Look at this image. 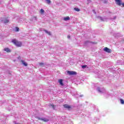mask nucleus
<instances>
[{
	"label": "nucleus",
	"mask_w": 124,
	"mask_h": 124,
	"mask_svg": "<svg viewBox=\"0 0 124 124\" xmlns=\"http://www.w3.org/2000/svg\"><path fill=\"white\" fill-rule=\"evenodd\" d=\"M12 42L16 45V47H21V46H22V43H21V42H18L16 39H13Z\"/></svg>",
	"instance_id": "nucleus-1"
},
{
	"label": "nucleus",
	"mask_w": 124,
	"mask_h": 124,
	"mask_svg": "<svg viewBox=\"0 0 124 124\" xmlns=\"http://www.w3.org/2000/svg\"><path fill=\"white\" fill-rule=\"evenodd\" d=\"M97 91L99 93H104L106 92L105 89H101L99 87L97 88Z\"/></svg>",
	"instance_id": "nucleus-2"
},
{
	"label": "nucleus",
	"mask_w": 124,
	"mask_h": 124,
	"mask_svg": "<svg viewBox=\"0 0 124 124\" xmlns=\"http://www.w3.org/2000/svg\"><path fill=\"white\" fill-rule=\"evenodd\" d=\"M1 22L4 23V24H7V23H9V19L7 18H3L2 19H1Z\"/></svg>",
	"instance_id": "nucleus-3"
},
{
	"label": "nucleus",
	"mask_w": 124,
	"mask_h": 124,
	"mask_svg": "<svg viewBox=\"0 0 124 124\" xmlns=\"http://www.w3.org/2000/svg\"><path fill=\"white\" fill-rule=\"evenodd\" d=\"M37 119L38 120H41V121H44V122H49V120L47 118H40L39 117H37Z\"/></svg>",
	"instance_id": "nucleus-4"
},
{
	"label": "nucleus",
	"mask_w": 124,
	"mask_h": 124,
	"mask_svg": "<svg viewBox=\"0 0 124 124\" xmlns=\"http://www.w3.org/2000/svg\"><path fill=\"white\" fill-rule=\"evenodd\" d=\"M104 51H105V52H107V53H108V54H110V53H111L112 52V50L107 47L104 48Z\"/></svg>",
	"instance_id": "nucleus-5"
},
{
	"label": "nucleus",
	"mask_w": 124,
	"mask_h": 124,
	"mask_svg": "<svg viewBox=\"0 0 124 124\" xmlns=\"http://www.w3.org/2000/svg\"><path fill=\"white\" fill-rule=\"evenodd\" d=\"M67 73L69 74V75H76L77 73L75 71H68Z\"/></svg>",
	"instance_id": "nucleus-6"
},
{
	"label": "nucleus",
	"mask_w": 124,
	"mask_h": 124,
	"mask_svg": "<svg viewBox=\"0 0 124 124\" xmlns=\"http://www.w3.org/2000/svg\"><path fill=\"white\" fill-rule=\"evenodd\" d=\"M114 35L116 38H118V37H123V35L121 34V33H116L114 34Z\"/></svg>",
	"instance_id": "nucleus-7"
},
{
	"label": "nucleus",
	"mask_w": 124,
	"mask_h": 124,
	"mask_svg": "<svg viewBox=\"0 0 124 124\" xmlns=\"http://www.w3.org/2000/svg\"><path fill=\"white\" fill-rule=\"evenodd\" d=\"M115 1L117 5L119 6L122 5V0H115Z\"/></svg>",
	"instance_id": "nucleus-8"
},
{
	"label": "nucleus",
	"mask_w": 124,
	"mask_h": 124,
	"mask_svg": "<svg viewBox=\"0 0 124 124\" xmlns=\"http://www.w3.org/2000/svg\"><path fill=\"white\" fill-rule=\"evenodd\" d=\"M92 43L93 44H94V42H90V41H86L84 42V46H88V45H89V44Z\"/></svg>",
	"instance_id": "nucleus-9"
},
{
	"label": "nucleus",
	"mask_w": 124,
	"mask_h": 124,
	"mask_svg": "<svg viewBox=\"0 0 124 124\" xmlns=\"http://www.w3.org/2000/svg\"><path fill=\"white\" fill-rule=\"evenodd\" d=\"M64 108H66V109H68V110H70L71 109V106L67 105V104H64L63 105Z\"/></svg>",
	"instance_id": "nucleus-10"
},
{
	"label": "nucleus",
	"mask_w": 124,
	"mask_h": 124,
	"mask_svg": "<svg viewBox=\"0 0 124 124\" xmlns=\"http://www.w3.org/2000/svg\"><path fill=\"white\" fill-rule=\"evenodd\" d=\"M98 19H100V20H101V21H107V18H106V17H102L100 16H98Z\"/></svg>",
	"instance_id": "nucleus-11"
},
{
	"label": "nucleus",
	"mask_w": 124,
	"mask_h": 124,
	"mask_svg": "<svg viewBox=\"0 0 124 124\" xmlns=\"http://www.w3.org/2000/svg\"><path fill=\"white\" fill-rule=\"evenodd\" d=\"M62 81H63L62 79H59L58 81V82L61 86H63V85H64L63 83L62 82Z\"/></svg>",
	"instance_id": "nucleus-12"
},
{
	"label": "nucleus",
	"mask_w": 124,
	"mask_h": 124,
	"mask_svg": "<svg viewBox=\"0 0 124 124\" xmlns=\"http://www.w3.org/2000/svg\"><path fill=\"white\" fill-rule=\"evenodd\" d=\"M64 21H68L70 20V17L69 16H66L63 18Z\"/></svg>",
	"instance_id": "nucleus-13"
},
{
	"label": "nucleus",
	"mask_w": 124,
	"mask_h": 124,
	"mask_svg": "<svg viewBox=\"0 0 124 124\" xmlns=\"http://www.w3.org/2000/svg\"><path fill=\"white\" fill-rule=\"evenodd\" d=\"M45 12V11L43 10V9H41L40 10V13L41 15H43L44 14V13Z\"/></svg>",
	"instance_id": "nucleus-14"
},
{
	"label": "nucleus",
	"mask_w": 124,
	"mask_h": 124,
	"mask_svg": "<svg viewBox=\"0 0 124 124\" xmlns=\"http://www.w3.org/2000/svg\"><path fill=\"white\" fill-rule=\"evenodd\" d=\"M4 50L6 52H7V53H10V52H11L10 49H9V48H5L4 49Z\"/></svg>",
	"instance_id": "nucleus-15"
},
{
	"label": "nucleus",
	"mask_w": 124,
	"mask_h": 124,
	"mask_svg": "<svg viewBox=\"0 0 124 124\" xmlns=\"http://www.w3.org/2000/svg\"><path fill=\"white\" fill-rule=\"evenodd\" d=\"M21 62L23 65H24L25 66H28V63L25 62V61L21 60Z\"/></svg>",
	"instance_id": "nucleus-16"
},
{
	"label": "nucleus",
	"mask_w": 124,
	"mask_h": 124,
	"mask_svg": "<svg viewBox=\"0 0 124 124\" xmlns=\"http://www.w3.org/2000/svg\"><path fill=\"white\" fill-rule=\"evenodd\" d=\"M105 96L106 97H109V96H111V94L108 92H107V94H105Z\"/></svg>",
	"instance_id": "nucleus-17"
},
{
	"label": "nucleus",
	"mask_w": 124,
	"mask_h": 124,
	"mask_svg": "<svg viewBox=\"0 0 124 124\" xmlns=\"http://www.w3.org/2000/svg\"><path fill=\"white\" fill-rule=\"evenodd\" d=\"M48 106L49 107H52L53 109V110H55V106L54 105H52L51 104H49Z\"/></svg>",
	"instance_id": "nucleus-18"
},
{
	"label": "nucleus",
	"mask_w": 124,
	"mask_h": 124,
	"mask_svg": "<svg viewBox=\"0 0 124 124\" xmlns=\"http://www.w3.org/2000/svg\"><path fill=\"white\" fill-rule=\"evenodd\" d=\"M44 31H45V32H46V33L48 34V35H51V32L48 31L47 30H44Z\"/></svg>",
	"instance_id": "nucleus-19"
},
{
	"label": "nucleus",
	"mask_w": 124,
	"mask_h": 124,
	"mask_svg": "<svg viewBox=\"0 0 124 124\" xmlns=\"http://www.w3.org/2000/svg\"><path fill=\"white\" fill-rule=\"evenodd\" d=\"M33 20H34V21H37V16H33Z\"/></svg>",
	"instance_id": "nucleus-20"
},
{
	"label": "nucleus",
	"mask_w": 124,
	"mask_h": 124,
	"mask_svg": "<svg viewBox=\"0 0 124 124\" xmlns=\"http://www.w3.org/2000/svg\"><path fill=\"white\" fill-rule=\"evenodd\" d=\"M120 103H121V104H124V100H123L122 99H120Z\"/></svg>",
	"instance_id": "nucleus-21"
},
{
	"label": "nucleus",
	"mask_w": 124,
	"mask_h": 124,
	"mask_svg": "<svg viewBox=\"0 0 124 124\" xmlns=\"http://www.w3.org/2000/svg\"><path fill=\"white\" fill-rule=\"evenodd\" d=\"M74 10L76 11H77L78 12H79V11H80V10L78 8H74Z\"/></svg>",
	"instance_id": "nucleus-22"
},
{
	"label": "nucleus",
	"mask_w": 124,
	"mask_h": 124,
	"mask_svg": "<svg viewBox=\"0 0 124 124\" xmlns=\"http://www.w3.org/2000/svg\"><path fill=\"white\" fill-rule=\"evenodd\" d=\"M46 2H47V3L48 4H49V3H51V0H45Z\"/></svg>",
	"instance_id": "nucleus-23"
},
{
	"label": "nucleus",
	"mask_w": 124,
	"mask_h": 124,
	"mask_svg": "<svg viewBox=\"0 0 124 124\" xmlns=\"http://www.w3.org/2000/svg\"><path fill=\"white\" fill-rule=\"evenodd\" d=\"M39 65H41V66H44V63H39Z\"/></svg>",
	"instance_id": "nucleus-24"
},
{
	"label": "nucleus",
	"mask_w": 124,
	"mask_h": 124,
	"mask_svg": "<svg viewBox=\"0 0 124 124\" xmlns=\"http://www.w3.org/2000/svg\"><path fill=\"white\" fill-rule=\"evenodd\" d=\"M16 31H19V28L16 27Z\"/></svg>",
	"instance_id": "nucleus-25"
},
{
	"label": "nucleus",
	"mask_w": 124,
	"mask_h": 124,
	"mask_svg": "<svg viewBox=\"0 0 124 124\" xmlns=\"http://www.w3.org/2000/svg\"><path fill=\"white\" fill-rule=\"evenodd\" d=\"M82 67L83 68H86V67H87V65H82Z\"/></svg>",
	"instance_id": "nucleus-26"
},
{
	"label": "nucleus",
	"mask_w": 124,
	"mask_h": 124,
	"mask_svg": "<svg viewBox=\"0 0 124 124\" xmlns=\"http://www.w3.org/2000/svg\"><path fill=\"white\" fill-rule=\"evenodd\" d=\"M93 11L94 14H96V13L95 12L94 10H93Z\"/></svg>",
	"instance_id": "nucleus-27"
},
{
	"label": "nucleus",
	"mask_w": 124,
	"mask_h": 124,
	"mask_svg": "<svg viewBox=\"0 0 124 124\" xmlns=\"http://www.w3.org/2000/svg\"><path fill=\"white\" fill-rule=\"evenodd\" d=\"M117 18V16H115L113 17V20H115V19Z\"/></svg>",
	"instance_id": "nucleus-28"
},
{
	"label": "nucleus",
	"mask_w": 124,
	"mask_h": 124,
	"mask_svg": "<svg viewBox=\"0 0 124 124\" xmlns=\"http://www.w3.org/2000/svg\"><path fill=\"white\" fill-rule=\"evenodd\" d=\"M61 118L62 119H65V116H62Z\"/></svg>",
	"instance_id": "nucleus-29"
},
{
	"label": "nucleus",
	"mask_w": 124,
	"mask_h": 124,
	"mask_svg": "<svg viewBox=\"0 0 124 124\" xmlns=\"http://www.w3.org/2000/svg\"><path fill=\"white\" fill-rule=\"evenodd\" d=\"M121 5L124 7V3H121Z\"/></svg>",
	"instance_id": "nucleus-30"
},
{
	"label": "nucleus",
	"mask_w": 124,
	"mask_h": 124,
	"mask_svg": "<svg viewBox=\"0 0 124 124\" xmlns=\"http://www.w3.org/2000/svg\"><path fill=\"white\" fill-rule=\"evenodd\" d=\"M67 38H68V39H69V38H70V36H69V35L68 36H67Z\"/></svg>",
	"instance_id": "nucleus-31"
},
{
	"label": "nucleus",
	"mask_w": 124,
	"mask_h": 124,
	"mask_svg": "<svg viewBox=\"0 0 124 124\" xmlns=\"http://www.w3.org/2000/svg\"><path fill=\"white\" fill-rule=\"evenodd\" d=\"M80 97H82V96H84V95H80Z\"/></svg>",
	"instance_id": "nucleus-32"
},
{
	"label": "nucleus",
	"mask_w": 124,
	"mask_h": 124,
	"mask_svg": "<svg viewBox=\"0 0 124 124\" xmlns=\"http://www.w3.org/2000/svg\"><path fill=\"white\" fill-rule=\"evenodd\" d=\"M95 120H94V122H93L94 124H95V123H96V120H95V121H94Z\"/></svg>",
	"instance_id": "nucleus-33"
},
{
	"label": "nucleus",
	"mask_w": 124,
	"mask_h": 124,
	"mask_svg": "<svg viewBox=\"0 0 124 124\" xmlns=\"http://www.w3.org/2000/svg\"><path fill=\"white\" fill-rule=\"evenodd\" d=\"M18 59H21V57H20V56L18 57Z\"/></svg>",
	"instance_id": "nucleus-34"
},
{
	"label": "nucleus",
	"mask_w": 124,
	"mask_h": 124,
	"mask_svg": "<svg viewBox=\"0 0 124 124\" xmlns=\"http://www.w3.org/2000/svg\"><path fill=\"white\" fill-rule=\"evenodd\" d=\"M105 3H106V1H105Z\"/></svg>",
	"instance_id": "nucleus-35"
},
{
	"label": "nucleus",
	"mask_w": 124,
	"mask_h": 124,
	"mask_svg": "<svg viewBox=\"0 0 124 124\" xmlns=\"http://www.w3.org/2000/svg\"><path fill=\"white\" fill-rule=\"evenodd\" d=\"M108 13H111V12H109Z\"/></svg>",
	"instance_id": "nucleus-36"
}]
</instances>
